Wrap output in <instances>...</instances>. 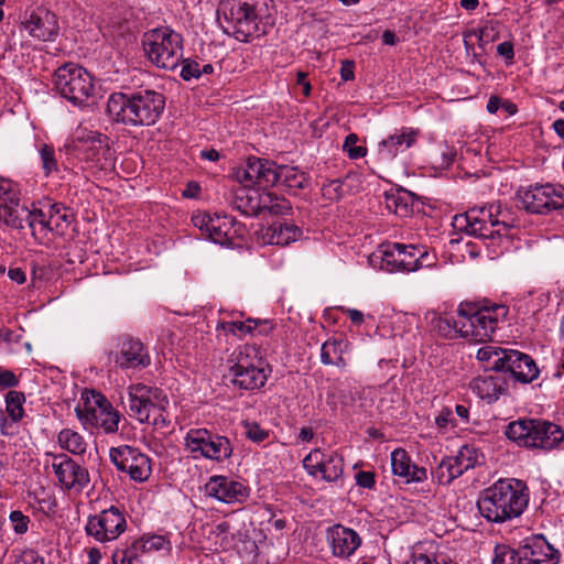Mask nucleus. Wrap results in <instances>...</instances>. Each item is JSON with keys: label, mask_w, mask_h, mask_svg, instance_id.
<instances>
[{"label": "nucleus", "mask_w": 564, "mask_h": 564, "mask_svg": "<svg viewBox=\"0 0 564 564\" xmlns=\"http://www.w3.org/2000/svg\"><path fill=\"white\" fill-rule=\"evenodd\" d=\"M529 503L525 485L517 479H500L479 496L477 508L488 522L502 523L520 517Z\"/></svg>", "instance_id": "1"}, {"label": "nucleus", "mask_w": 564, "mask_h": 564, "mask_svg": "<svg viewBox=\"0 0 564 564\" xmlns=\"http://www.w3.org/2000/svg\"><path fill=\"white\" fill-rule=\"evenodd\" d=\"M164 108V96L152 89L115 93L107 102L108 113L117 122L131 127L154 124Z\"/></svg>", "instance_id": "2"}, {"label": "nucleus", "mask_w": 564, "mask_h": 564, "mask_svg": "<svg viewBox=\"0 0 564 564\" xmlns=\"http://www.w3.org/2000/svg\"><path fill=\"white\" fill-rule=\"evenodd\" d=\"M509 308L502 304L478 305L460 304L456 315V326L460 337L469 341L481 343L491 339L494 333L503 323Z\"/></svg>", "instance_id": "3"}, {"label": "nucleus", "mask_w": 564, "mask_h": 564, "mask_svg": "<svg viewBox=\"0 0 564 564\" xmlns=\"http://www.w3.org/2000/svg\"><path fill=\"white\" fill-rule=\"evenodd\" d=\"M268 8V0H221L219 12L225 21L224 30L240 42L259 37L261 14Z\"/></svg>", "instance_id": "4"}, {"label": "nucleus", "mask_w": 564, "mask_h": 564, "mask_svg": "<svg viewBox=\"0 0 564 564\" xmlns=\"http://www.w3.org/2000/svg\"><path fill=\"white\" fill-rule=\"evenodd\" d=\"M67 149L89 169L100 172L115 170V151L110 148L109 138L105 134L86 128H77Z\"/></svg>", "instance_id": "5"}, {"label": "nucleus", "mask_w": 564, "mask_h": 564, "mask_svg": "<svg viewBox=\"0 0 564 564\" xmlns=\"http://www.w3.org/2000/svg\"><path fill=\"white\" fill-rule=\"evenodd\" d=\"M129 415L141 423L152 424L158 430H165L170 420L165 413L169 400L163 391L142 383L128 388Z\"/></svg>", "instance_id": "6"}, {"label": "nucleus", "mask_w": 564, "mask_h": 564, "mask_svg": "<svg viewBox=\"0 0 564 564\" xmlns=\"http://www.w3.org/2000/svg\"><path fill=\"white\" fill-rule=\"evenodd\" d=\"M508 440L527 448L552 449L564 438L562 429L549 421L519 419L510 422L505 430Z\"/></svg>", "instance_id": "7"}, {"label": "nucleus", "mask_w": 564, "mask_h": 564, "mask_svg": "<svg viewBox=\"0 0 564 564\" xmlns=\"http://www.w3.org/2000/svg\"><path fill=\"white\" fill-rule=\"evenodd\" d=\"M142 47L153 65L173 70L183 57V36L169 26L155 28L143 34Z\"/></svg>", "instance_id": "8"}, {"label": "nucleus", "mask_w": 564, "mask_h": 564, "mask_svg": "<svg viewBox=\"0 0 564 564\" xmlns=\"http://www.w3.org/2000/svg\"><path fill=\"white\" fill-rule=\"evenodd\" d=\"M508 215L501 210L499 204H490L480 208H473L455 218L456 223L466 234L480 239H496L505 235L510 223Z\"/></svg>", "instance_id": "9"}, {"label": "nucleus", "mask_w": 564, "mask_h": 564, "mask_svg": "<svg viewBox=\"0 0 564 564\" xmlns=\"http://www.w3.org/2000/svg\"><path fill=\"white\" fill-rule=\"evenodd\" d=\"M54 87L62 97L77 106L87 104L96 93L94 77L74 63H66L55 70Z\"/></svg>", "instance_id": "10"}, {"label": "nucleus", "mask_w": 564, "mask_h": 564, "mask_svg": "<svg viewBox=\"0 0 564 564\" xmlns=\"http://www.w3.org/2000/svg\"><path fill=\"white\" fill-rule=\"evenodd\" d=\"M381 269L388 272H413L424 267H431L427 261L429 252L423 246L387 242L379 247Z\"/></svg>", "instance_id": "11"}, {"label": "nucleus", "mask_w": 564, "mask_h": 564, "mask_svg": "<svg viewBox=\"0 0 564 564\" xmlns=\"http://www.w3.org/2000/svg\"><path fill=\"white\" fill-rule=\"evenodd\" d=\"M184 442L186 451L194 459L206 458L221 463L232 455L229 438L206 429H191Z\"/></svg>", "instance_id": "12"}, {"label": "nucleus", "mask_w": 564, "mask_h": 564, "mask_svg": "<svg viewBox=\"0 0 564 564\" xmlns=\"http://www.w3.org/2000/svg\"><path fill=\"white\" fill-rule=\"evenodd\" d=\"M523 208L532 214H549L564 208V186L560 184H535L518 191Z\"/></svg>", "instance_id": "13"}, {"label": "nucleus", "mask_w": 564, "mask_h": 564, "mask_svg": "<svg viewBox=\"0 0 564 564\" xmlns=\"http://www.w3.org/2000/svg\"><path fill=\"white\" fill-rule=\"evenodd\" d=\"M256 348L246 346L239 352L237 362L230 367L229 373L235 387L242 390H256L262 388L268 379V368L260 358L257 364L249 360L251 354L256 356Z\"/></svg>", "instance_id": "14"}, {"label": "nucleus", "mask_w": 564, "mask_h": 564, "mask_svg": "<svg viewBox=\"0 0 564 564\" xmlns=\"http://www.w3.org/2000/svg\"><path fill=\"white\" fill-rule=\"evenodd\" d=\"M109 458L116 468L135 482L147 481L152 474L151 458L141 449L122 445L109 449Z\"/></svg>", "instance_id": "15"}, {"label": "nucleus", "mask_w": 564, "mask_h": 564, "mask_svg": "<svg viewBox=\"0 0 564 564\" xmlns=\"http://www.w3.org/2000/svg\"><path fill=\"white\" fill-rule=\"evenodd\" d=\"M126 529L124 513L116 506H111L98 514L90 516L85 527L86 533L101 543L117 540Z\"/></svg>", "instance_id": "16"}, {"label": "nucleus", "mask_w": 564, "mask_h": 564, "mask_svg": "<svg viewBox=\"0 0 564 564\" xmlns=\"http://www.w3.org/2000/svg\"><path fill=\"white\" fill-rule=\"evenodd\" d=\"M51 468L61 487L68 491L80 492L90 481L86 467L77 464L66 454H50Z\"/></svg>", "instance_id": "17"}, {"label": "nucleus", "mask_w": 564, "mask_h": 564, "mask_svg": "<svg viewBox=\"0 0 564 564\" xmlns=\"http://www.w3.org/2000/svg\"><path fill=\"white\" fill-rule=\"evenodd\" d=\"M94 401L96 408L89 406L86 409L85 414H83L80 410H76L79 420L85 423L95 424L106 434L117 433L121 420L120 413L115 410L111 403L100 393L94 394Z\"/></svg>", "instance_id": "18"}, {"label": "nucleus", "mask_w": 564, "mask_h": 564, "mask_svg": "<svg viewBox=\"0 0 564 564\" xmlns=\"http://www.w3.org/2000/svg\"><path fill=\"white\" fill-rule=\"evenodd\" d=\"M192 223L215 243L227 245L232 239L234 219L229 216L198 213L192 217Z\"/></svg>", "instance_id": "19"}, {"label": "nucleus", "mask_w": 564, "mask_h": 564, "mask_svg": "<svg viewBox=\"0 0 564 564\" xmlns=\"http://www.w3.org/2000/svg\"><path fill=\"white\" fill-rule=\"evenodd\" d=\"M303 466L312 476L322 474L324 480L336 481L343 475L344 459L337 453L326 455L319 449H314L303 459Z\"/></svg>", "instance_id": "20"}, {"label": "nucleus", "mask_w": 564, "mask_h": 564, "mask_svg": "<svg viewBox=\"0 0 564 564\" xmlns=\"http://www.w3.org/2000/svg\"><path fill=\"white\" fill-rule=\"evenodd\" d=\"M520 558L523 564H558L560 552L544 536L534 535L523 541Z\"/></svg>", "instance_id": "21"}, {"label": "nucleus", "mask_w": 564, "mask_h": 564, "mask_svg": "<svg viewBox=\"0 0 564 564\" xmlns=\"http://www.w3.org/2000/svg\"><path fill=\"white\" fill-rule=\"evenodd\" d=\"M205 492L225 503L242 502L248 497L247 487L227 476H213L205 485Z\"/></svg>", "instance_id": "22"}, {"label": "nucleus", "mask_w": 564, "mask_h": 564, "mask_svg": "<svg viewBox=\"0 0 564 564\" xmlns=\"http://www.w3.org/2000/svg\"><path fill=\"white\" fill-rule=\"evenodd\" d=\"M276 164L259 158H249L246 166L237 172L239 182L246 186L258 185L267 187L274 185V173Z\"/></svg>", "instance_id": "23"}, {"label": "nucleus", "mask_w": 564, "mask_h": 564, "mask_svg": "<svg viewBox=\"0 0 564 564\" xmlns=\"http://www.w3.org/2000/svg\"><path fill=\"white\" fill-rule=\"evenodd\" d=\"M469 389L488 404L508 392V382L502 372L479 375L469 382Z\"/></svg>", "instance_id": "24"}, {"label": "nucleus", "mask_w": 564, "mask_h": 564, "mask_svg": "<svg viewBox=\"0 0 564 564\" xmlns=\"http://www.w3.org/2000/svg\"><path fill=\"white\" fill-rule=\"evenodd\" d=\"M501 372L522 383H530L539 376V368L533 358L519 350L509 349Z\"/></svg>", "instance_id": "25"}, {"label": "nucleus", "mask_w": 564, "mask_h": 564, "mask_svg": "<svg viewBox=\"0 0 564 564\" xmlns=\"http://www.w3.org/2000/svg\"><path fill=\"white\" fill-rule=\"evenodd\" d=\"M113 360L121 369H142L151 364L150 355L144 345L139 339L131 337L121 341Z\"/></svg>", "instance_id": "26"}, {"label": "nucleus", "mask_w": 564, "mask_h": 564, "mask_svg": "<svg viewBox=\"0 0 564 564\" xmlns=\"http://www.w3.org/2000/svg\"><path fill=\"white\" fill-rule=\"evenodd\" d=\"M326 540L329 544L333 555L347 558L360 546L361 539L359 534L341 524H335L327 529Z\"/></svg>", "instance_id": "27"}, {"label": "nucleus", "mask_w": 564, "mask_h": 564, "mask_svg": "<svg viewBox=\"0 0 564 564\" xmlns=\"http://www.w3.org/2000/svg\"><path fill=\"white\" fill-rule=\"evenodd\" d=\"M419 131L412 128H402L383 139L378 144V158L380 161H392L399 153L413 147L417 140Z\"/></svg>", "instance_id": "28"}, {"label": "nucleus", "mask_w": 564, "mask_h": 564, "mask_svg": "<svg viewBox=\"0 0 564 564\" xmlns=\"http://www.w3.org/2000/svg\"><path fill=\"white\" fill-rule=\"evenodd\" d=\"M23 25L31 36L41 41H53L58 31L56 18L50 11L31 12Z\"/></svg>", "instance_id": "29"}, {"label": "nucleus", "mask_w": 564, "mask_h": 564, "mask_svg": "<svg viewBox=\"0 0 564 564\" xmlns=\"http://www.w3.org/2000/svg\"><path fill=\"white\" fill-rule=\"evenodd\" d=\"M391 466L393 474L403 478L405 482H422L427 479V470L414 465L409 454L402 448L391 453Z\"/></svg>", "instance_id": "30"}, {"label": "nucleus", "mask_w": 564, "mask_h": 564, "mask_svg": "<svg viewBox=\"0 0 564 564\" xmlns=\"http://www.w3.org/2000/svg\"><path fill=\"white\" fill-rule=\"evenodd\" d=\"M25 223L32 230H35L36 225H40L43 229L52 231L47 213L36 208L30 209L24 204H20L7 226L14 229H22Z\"/></svg>", "instance_id": "31"}, {"label": "nucleus", "mask_w": 564, "mask_h": 564, "mask_svg": "<svg viewBox=\"0 0 564 564\" xmlns=\"http://www.w3.org/2000/svg\"><path fill=\"white\" fill-rule=\"evenodd\" d=\"M302 236V230L294 224L276 221L269 226L263 232V242L276 246H288Z\"/></svg>", "instance_id": "32"}, {"label": "nucleus", "mask_w": 564, "mask_h": 564, "mask_svg": "<svg viewBox=\"0 0 564 564\" xmlns=\"http://www.w3.org/2000/svg\"><path fill=\"white\" fill-rule=\"evenodd\" d=\"M20 204V191L17 184L0 177V221L8 225Z\"/></svg>", "instance_id": "33"}, {"label": "nucleus", "mask_w": 564, "mask_h": 564, "mask_svg": "<svg viewBox=\"0 0 564 564\" xmlns=\"http://www.w3.org/2000/svg\"><path fill=\"white\" fill-rule=\"evenodd\" d=\"M275 184H281L289 192L296 194L297 191L307 186L308 177L306 173L295 166L276 165L274 173V185Z\"/></svg>", "instance_id": "34"}, {"label": "nucleus", "mask_w": 564, "mask_h": 564, "mask_svg": "<svg viewBox=\"0 0 564 564\" xmlns=\"http://www.w3.org/2000/svg\"><path fill=\"white\" fill-rule=\"evenodd\" d=\"M231 206L246 216H257L260 214L258 192L243 186L238 188L232 197Z\"/></svg>", "instance_id": "35"}, {"label": "nucleus", "mask_w": 564, "mask_h": 564, "mask_svg": "<svg viewBox=\"0 0 564 564\" xmlns=\"http://www.w3.org/2000/svg\"><path fill=\"white\" fill-rule=\"evenodd\" d=\"M509 349L485 345L477 350V359L486 370L501 372Z\"/></svg>", "instance_id": "36"}, {"label": "nucleus", "mask_w": 564, "mask_h": 564, "mask_svg": "<svg viewBox=\"0 0 564 564\" xmlns=\"http://www.w3.org/2000/svg\"><path fill=\"white\" fill-rule=\"evenodd\" d=\"M59 446L73 455H83L87 449L84 436L70 429L62 430L57 435Z\"/></svg>", "instance_id": "37"}, {"label": "nucleus", "mask_w": 564, "mask_h": 564, "mask_svg": "<svg viewBox=\"0 0 564 564\" xmlns=\"http://www.w3.org/2000/svg\"><path fill=\"white\" fill-rule=\"evenodd\" d=\"M345 343L343 340H326L321 348V361L324 365H334L338 368H345L346 361L343 358Z\"/></svg>", "instance_id": "38"}, {"label": "nucleus", "mask_w": 564, "mask_h": 564, "mask_svg": "<svg viewBox=\"0 0 564 564\" xmlns=\"http://www.w3.org/2000/svg\"><path fill=\"white\" fill-rule=\"evenodd\" d=\"M453 463L458 471L459 477L470 468H474L478 464L479 454L478 451L468 445L460 447L455 456H451Z\"/></svg>", "instance_id": "39"}, {"label": "nucleus", "mask_w": 564, "mask_h": 564, "mask_svg": "<svg viewBox=\"0 0 564 564\" xmlns=\"http://www.w3.org/2000/svg\"><path fill=\"white\" fill-rule=\"evenodd\" d=\"M25 397L22 392L11 390L6 395V412L11 423L19 422L24 415Z\"/></svg>", "instance_id": "40"}, {"label": "nucleus", "mask_w": 564, "mask_h": 564, "mask_svg": "<svg viewBox=\"0 0 564 564\" xmlns=\"http://www.w3.org/2000/svg\"><path fill=\"white\" fill-rule=\"evenodd\" d=\"M137 545V550H140L142 554L161 551V550H170L171 544L170 541L164 535H147L133 542Z\"/></svg>", "instance_id": "41"}, {"label": "nucleus", "mask_w": 564, "mask_h": 564, "mask_svg": "<svg viewBox=\"0 0 564 564\" xmlns=\"http://www.w3.org/2000/svg\"><path fill=\"white\" fill-rule=\"evenodd\" d=\"M457 466L454 465L451 456L443 458L435 470L432 473L433 477L436 478L437 482L441 485H448L454 479L458 478V471L456 469Z\"/></svg>", "instance_id": "42"}, {"label": "nucleus", "mask_w": 564, "mask_h": 564, "mask_svg": "<svg viewBox=\"0 0 564 564\" xmlns=\"http://www.w3.org/2000/svg\"><path fill=\"white\" fill-rule=\"evenodd\" d=\"M492 564H523L520 558V547L514 550L507 545H497Z\"/></svg>", "instance_id": "43"}, {"label": "nucleus", "mask_w": 564, "mask_h": 564, "mask_svg": "<svg viewBox=\"0 0 564 564\" xmlns=\"http://www.w3.org/2000/svg\"><path fill=\"white\" fill-rule=\"evenodd\" d=\"M142 555L140 550H137V545L132 543L126 550H117L112 555V562L113 564H143Z\"/></svg>", "instance_id": "44"}, {"label": "nucleus", "mask_w": 564, "mask_h": 564, "mask_svg": "<svg viewBox=\"0 0 564 564\" xmlns=\"http://www.w3.org/2000/svg\"><path fill=\"white\" fill-rule=\"evenodd\" d=\"M258 323L254 319L224 322L221 327L225 332L237 336L252 334L257 329Z\"/></svg>", "instance_id": "45"}, {"label": "nucleus", "mask_w": 564, "mask_h": 564, "mask_svg": "<svg viewBox=\"0 0 564 564\" xmlns=\"http://www.w3.org/2000/svg\"><path fill=\"white\" fill-rule=\"evenodd\" d=\"M40 158L46 176L58 170L55 151L52 145L43 144L40 149Z\"/></svg>", "instance_id": "46"}, {"label": "nucleus", "mask_w": 564, "mask_h": 564, "mask_svg": "<svg viewBox=\"0 0 564 564\" xmlns=\"http://www.w3.org/2000/svg\"><path fill=\"white\" fill-rule=\"evenodd\" d=\"M358 142V135L356 133H349L343 144L344 151L351 160H357L366 156L367 148L364 145H356Z\"/></svg>", "instance_id": "47"}, {"label": "nucleus", "mask_w": 564, "mask_h": 564, "mask_svg": "<svg viewBox=\"0 0 564 564\" xmlns=\"http://www.w3.org/2000/svg\"><path fill=\"white\" fill-rule=\"evenodd\" d=\"M47 216L51 220L52 231L59 227L62 223L70 224L72 220V215L67 214L66 208L61 204L51 205Z\"/></svg>", "instance_id": "48"}, {"label": "nucleus", "mask_w": 564, "mask_h": 564, "mask_svg": "<svg viewBox=\"0 0 564 564\" xmlns=\"http://www.w3.org/2000/svg\"><path fill=\"white\" fill-rule=\"evenodd\" d=\"M12 529L15 534L22 535L28 532L31 519L20 510H13L9 514Z\"/></svg>", "instance_id": "49"}, {"label": "nucleus", "mask_w": 564, "mask_h": 564, "mask_svg": "<svg viewBox=\"0 0 564 564\" xmlns=\"http://www.w3.org/2000/svg\"><path fill=\"white\" fill-rule=\"evenodd\" d=\"M181 77L184 80L197 79L202 76L200 65L196 61L182 58Z\"/></svg>", "instance_id": "50"}, {"label": "nucleus", "mask_w": 564, "mask_h": 564, "mask_svg": "<svg viewBox=\"0 0 564 564\" xmlns=\"http://www.w3.org/2000/svg\"><path fill=\"white\" fill-rule=\"evenodd\" d=\"M438 332L446 336L452 337L453 334H458V328L456 326V316L449 317V316H442L436 319L435 324Z\"/></svg>", "instance_id": "51"}, {"label": "nucleus", "mask_w": 564, "mask_h": 564, "mask_svg": "<svg viewBox=\"0 0 564 564\" xmlns=\"http://www.w3.org/2000/svg\"><path fill=\"white\" fill-rule=\"evenodd\" d=\"M14 564H45L44 558L33 550H24L14 560Z\"/></svg>", "instance_id": "52"}, {"label": "nucleus", "mask_w": 564, "mask_h": 564, "mask_svg": "<svg viewBox=\"0 0 564 564\" xmlns=\"http://www.w3.org/2000/svg\"><path fill=\"white\" fill-rule=\"evenodd\" d=\"M246 427L247 437L254 443H261L269 436V433L257 423H248Z\"/></svg>", "instance_id": "53"}, {"label": "nucleus", "mask_w": 564, "mask_h": 564, "mask_svg": "<svg viewBox=\"0 0 564 564\" xmlns=\"http://www.w3.org/2000/svg\"><path fill=\"white\" fill-rule=\"evenodd\" d=\"M387 206L389 209L393 208L395 214H406L408 213V204L403 199V195H387Z\"/></svg>", "instance_id": "54"}, {"label": "nucleus", "mask_w": 564, "mask_h": 564, "mask_svg": "<svg viewBox=\"0 0 564 564\" xmlns=\"http://www.w3.org/2000/svg\"><path fill=\"white\" fill-rule=\"evenodd\" d=\"M18 383L19 379L11 370L0 367V388H13Z\"/></svg>", "instance_id": "55"}, {"label": "nucleus", "mask_w": 564, "mask_h": 564, "mask_svg": "<svg viewBox=\"0 0 564 564\" xmlns=\"http://www.w3.org/2000/svg\"><path fill=\"white\" fill-rule=\"evenodd\" d=\"M292 206L289 200L281 197H275L273 205L270 206V214L284 215L291 210Z\"/></svg>", "instance_id": "56"}, {"label": "nucleus", "mask_w": 564, "mask_h": 564, "mask_svg": "<svg viewBox=\"0 0 564 564\" xmlns=\"http://www.w3.org/2000/svg\"><path fill=\"white\" fill-rule=\"evenodd\" d=\"M375 474L372 471H359L356 474V484L359 487L370 489L375 486Z\"/></svg>", "instance_id": "57"}, {"label": "nucleus", "mask_w": 564, "mask_h": 564, "mask_svg": "<svg viewBox=\"0 0 564 564\" xmlns=\"http://www.w3.org/2000/svg\"><path fill=\"white\" fill-rule=\"evenodd\" d=\"M340 77L344 82L352 80L355 77V63L349 59L341 62Z\"/></svg>", "instance_id": "58"}, {"label": "nucleus", "mask_w": 564, "mask_h": 564, "mask_svg": "<svg viewBox=\"0 0 564 564\" xmlns=\"http://www.w3.org/2000/svg\"><path fill=\"white\" fill-rule=\"evenodd\" d=\"M533 301L535 302V304H534L535 312H539L550 304L551 292L550 291L536 292Z\"/></svg>", "instance_id": "59"}, {"label": "nucleus", "mask_w": 564, "mask_h": 564, "mask_svg": "<svg viewBox=\"0 0 564 564\" xmlns=\"http://www.w3.org/2000/svg\"><path fill=\"white\" fill-rule=\"evenodd\" d=\"M276 195L273 193H259L258 199L260 205V214L268 210L270 213V206L273 205Z\"/></svg>", "instance_id": "60"}, {"label": "nucleus", "mask_w": 564, "mask_h": 564, "mask_svg": "<svg viewBox=\"0 0 564 564\" xmlns=\"http://www.w3.org/2000/svg\"><path fill=\"white\" fill-rule=\"evenodd\" d=\"M497 53L507 61H512L514 57L513 44L508 41L500 43L497 46Z\"/></svg>", "instance_id": "61"}, {"label": "nucleus", "mask_w": 564, "mask_h": 564, "mask_svg": "<svg viewBox=\"0 0 564 564\" xmlns=\"http://www.w3.org/2000/svg\"><path fill=\"white\" fill-rule=\"evenodd\" d=\"M452 421V411L449 409H443L435 417V423L438 427L444 429Z\"/></svg>", "instance_id": "62"}, {"label": "nucleus", "mask_w": 564, "mask_h": 564, "mask_svg": "<svg viewBox=\"0 0 564 564\" xmlns=\"http://www.w3.org/2000/svg\"><path fill=\"white\" fill-rule=\"evenodd\" d=\"M8 275L12 281H14L19 284L24 283L26 280L25 272L20 268H10Z\"/></svg>", "instance_id": "63"}, {"label": "nucleus", "mask_w": 564, "mask_h": 564, "mask_svg": "<svg viewBox=\"0 0 564 564\" xmlns=\"http://www.w3.org/2000/svg\"><path fill=\"white\" fill-rule=\"evenodd\" d=\"M230 529L231 527L228 521H221L214 527L212 532L216 536H223L224 539H226L227 534L230 532Z\"/></svg>", "instance_id": "64"}]
</instances>
